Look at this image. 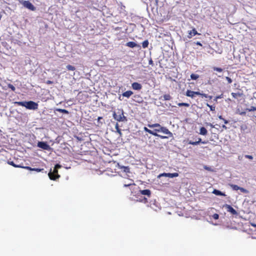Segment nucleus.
Segmentation results:
<instances>
[{
  "label": "nucleus",
  "mask_w": 256,
  "mask_h": 256,
  "mask_svg": "<svg viewBox=\"0 0 256 256\" xmlns=\"http://www.w3.org/2000/svg\"><path fill=\"white\" fill-rule=\"evenodd\" d=\"M15 104L18 106H22L27 109L30 110H36L38 108V104L33 101L16 102Z\"/></svg>",
  "instance_id": "obj_1"
},
{
  "label": "nucleus",
  "mask_w": 256,
  "mask_h": 256,
  "mask_svg": "<svg viewBox=\"0 0 256 256\" xmlns=\"http://www.w3.org/2000/svg\"><path fill=\"white\" fill-rule=\"evenodd\" d=\"M148 126L150 128H156L154 129V131L157 132H162L164 134H168L170 137H172L173 134H172L169 131V130L166 127L162 126L159 124H148Z\"/></svg>",
  "instance_id": "obj_2"
},
{
  "label": "nucleus",
  "mask_w": 256,
  "mask_h": 256,
  "mask_svg": "<svg viewBox=\"0 0 256 256\" xmlns=\"http://www.w3.org/2000/svg\"><path fill=\"white\" fill-rule=\"evenodd\" d=\"M124 110L122 108L118 109L117 112H114L112 116L118 122H126L128 119L126 116L124 115Z\"/></svg>",
  "instance_id": "obj_3"
},
{
  "label": "nucleus",
  "mask_w": 256,
  "mask_h": 256,
  "mask_svg": "<svg viewBox=\"0 0 256 256\" xmlns=\"http://www.w3.org/2000/svg\"><path fill=\"white\" fill-rule=\"evenodd\" d=\"M61 168V166L59 164H56L55 165L53 170L52 171L50 170V171L49 172L48 175L50 178L52 180H56L57 178H58L60 176L58 174V169Z\"/></svg>",
  "instance_id": "obj_4"
},
{
  "label": "nucleus",
  "mask_w": 256,
  "mask_h": 256,
  "mask_svg": "<svg viewBox=\"0 0 256 256\" xmlns=\"http://www.w3.org/2000/svg\"><path fill=\"white\" fill-rule=\"evenodd\" d=\"M132 194L135 196V198H136V201L142 202L143 203H146L148 202V198H147L144 196H143L140 194L138 192L136 193V192H132Z\"/></svg>",
  "instance_id": "obj_5"
},
{
  "label": "nucleus",
  "mask_w": 256,
  "mask_h": 256,
  "mask_svg": "<svg viewBox=\"0 0 256 256\" xmlns=\"http://www.w3.org/2000/svg\"><path fill=\"white\" fill-rule=\"evenodd\" d=\"M37 146L44 150L48 151H51L52 150V148L46 142H38L37 144Z\"/></svg>",
  "instance_id": "obj_6"
},
{
  "label": "nucleus",
  "mask_w": 256,
  "mask_h": 256,
  "mask_svg": "<svg viewBox=\"0 0 256 256\" xmlns=\"http://www.w3.org/2000/svg\"><path fill=\"white\" fill-rule=\"evenodd\" d=\"M20 3L26 8L34 11L36 9V7L28 0H22Z\"/></svg>",
  "instance_id": "obj_7"
},
{
  "label": "nucleus",
  "mask_w": 256,
  "mask_h": 256,
  "mask_svg": "<svg viewBox=\"0 0 256 256\" xmlns=\"http://www.w3.org/2000/svg\"><path fill=\"white\" fill-rule=\"evenodd\" d=\"M223 207L226 208L228 212H230L233 215L238 214L237 212L231 206L226 204L224 205Z\"/></svg>",
  "instance_id": "obj_8"
},
{
  "label": "nucleus",
  "mask_w": 256,
  "mask_h": 256,
  "mask_svg": "<svg viewBox=\"0 0 256 256\" xmlns=\"http://www.w3.org/2000/svg\"><path fill=\"white\" fill-rule=\"evenodd\" d=\"M140 194L146 198H150L151 196V192L149 190H139L138 192Z\"/></svg>",
  "instance_id": "obj_9"
},
{
  "label": "nucleus",
  "mask_w": 256,
  "mask_h": 256,
  "mask_svg": "<svg viewBox=\"0 0 256 256\" xmlns=\"http://www.w3.org/2000/svg\"><path fill=\"white\" fill-rule=\"evenodd\" d=\"M196 34L200 35V34L198 33L196 28H194L192 30L188 32V38H190L193 36H194Z\"/></svg>",
  "instance_id": "obj_10"
},
{
  "label": "nucleus",
  "mask_w": 256,
  "mask_h": 256,
  "mask_svg": "<svg viewBox=\"0 0 256 256\" xmlns=\"http://www.w3.org/2000/svg\"><path fill=\"white\" fill-rule=\"evenodd\" d=\"M126 46L131 48H140V46L134 42H129L126 44Z\"/></svg>",
  "instance_id": "obj_11"
},
{
  "label": "nucleus",
  "mask_w": 256,
  "mask_h": 256,
  "mask_svg": "<svg viewBox=\"0 0 256 256\" xmlns=\"http://www.w3.org/2000/svg\"><path fill=\"white\" fill-rule=\"evenodd\" d=\"M132 88L134 90H140L142 88V85L136 82H134L132 84Z\"/></svg>",
  "instance_id": "obj_12"
},
{
  "label": "nucleus",
  "mask_w": 256,
  "mask_h": 256,
  "mask_svg": "<svg viewBox=\"0 0 256 256\" xmlns=\"http://www.w3.org/2000/svg\"><path fill=\"white\" fill-rule=\"evenodd\" d=\"M144 130L145 132H148L149 134H152L153 136H158V134H157V132H156L154 131V130H150L148 129V128L144 126Z\"/></svg>",
  "instance_id": "obj_13"
},
{
  "label": "nucleus",
  "mask_w": 256,
  "mask_h": 256,
  "mask_svg": "<svg viewBox=\"0 0 256 256\" xmlns=\"http://www.w3.org/2000/svg\"><path fill=\"white\" fill-rule=\"evenodd\" d=\"M132 94H133V92L132 91L128 90L126 92H123L122 95L123 96L126 97L127 98H129Z\"/></svg>",
  "instance_id": "obj_14"
},
{
  "label": "nucleus",
  "mask_w": 256,
  "mask_h": 256,
  "mask_svg": "<svg viewBox=\"0 0 256 256\" xmlns=\"http://www.w3.org/2000/svg\"><path fill=\"white\" fill-rule=\"evenodd\" d=\"M212 193L214 194H216V196H225V194L224 193H223L221 191L218 190H216V189H214L213 192H212Z\"/></svg>",
  "instance_id": "obj_15"
},
{
  "label": "nucleus",
  "mask_w": 256,
  "mask_h": 256,
  "mask_svg": "<svg viewBox=\"0 0 256 256\" xmlns=\"http://www.w3.org/2000/svg\"><path fill=\"white\" fill-rule=\"evenodd\" d=\"M208 131L204 127H202L200 130V134L201 135L205 136L207 134Z\"/></svg>",
  "instance_id": "obj_16"
},
{
  "label": "nucleus",
  "mask_w": 256,
  "mask_h": 256,
  "mask_svg": "<svg viewBox=\"0 0 256 256\" xmlns=\"http://www.w3.org/2000/svg\"><path fill=\"white\" fill-rule=\"evenodd\" d=\"M194 92L190 90H188L186 92V96H187L194 98Z\"/></svg>",
  "instance_id": "obj_17"
},
{
  "label": "nucleus",
  "mask_w": 256,
  "mask_h": 256,
  "mask_svg": "<svg viewBox=\"0 0 256 256\" xmlns=\"http://www.w3.org/2000/svg\"><path fill=\"white\" fill-rule=\"evenodd\" d=\"M54 111L58 112L63 113L64 114H69V112L66 110H65V109L57 108H56Z\"/></svg>",
  "instance_id": "obj_18"
},
{
  "label": "nucleus",
  "mask_w": 256,
  "mask_h": 256,
  "mask_svg": "<svg viewBox=\"0 0 256 256\" xmlns=\"http://www.w3.org/2000/svg\"><path fill=\"white\" fill-rule=\"evenodd\" d=\"M120 168L122 170L123 172H126V174L130 172V169L128 166H120Z\"/></svg>",
  "instance_id": "obj_19"
},
{
  "label": "nucleus",
  "mask_w": 256,
  "mask_h": 256,
  "mask_svg": "<svg viewBox=\"0 0 256 256\" xmlns=\"http://www.w3.org/2000/svg\"><path fill=\"white\" fill-rule=\"evenodd\" d=\"M178 176V173L174 172V173H167L166 176L170 178H173L175 177H177Z\"/></svg>",
  "instance_id": "obj_20"
},
{
  "label": "nucleus",
  "mask_w": 256,
  "mask_h": 256,
  "mask_svg": "<svg viewBox=\"0 0 256 256\" xmlns=\"http://www.w3.org/2000/svg\"><path fill=\"white\" fill-rule=\"evenodd\" d=\"M136 185L134 183H130V184H124V187H130V189L132 190V187L134 186H135Z\"/></svg>",
  "instance_id": "obj_21"
},
{
  "label": "nucleus",
  "mask_w": 256,
  "mask_h": 256,
  "mask_svg": "<svg viewBox=\"0 0 256 256\" xmlns=\"http://www.w3.org/2000/svg\"><path fill=\"white\" fill-rule=\"evenodd\" d=\"M148 40H145L142 43V48H146L148 46Z\"/></svg>",
  "instance_id": "obj_22"
},
{
  "label": "nucleus",
  "mask_w": 256,
  "mask_h": 256,
  "mask_svg": "<svg viewBox=\"0 0 256 256\" xmlns=\"http://www.w3.org/2000/svg\"><path fill=\"white\" fill-rule=\"evenodd\" d=\"M116 132L118 133L120 136L122 135V133L121 132V130L119 128V126L118 123L116 124Z\"/></svg>",
  "instance_id": "obj_23"
},
{
  "label": "nucleus",
  "mask_w": 256,
  "mask_h": 256,
  "mask_svg": "<svg viewBox=\"0 0 256 256\" xmlns=\"http://www.w3.org/2000/svg\"><path fill=\"white\" fill-rule=\"evenodd\" d=\"M199 78V76L196 74H192L190 75V78L193 80H196Z\"/></svg>",
  "instance_id": "obj_24"
},
{
  "label": "nucleus",
  "mask_w": 256,
  "mask_h": 256,
  "mask_svg": "<svg viewBox=\"0 0 256 256\" xmlns=\"http://www.w3.org/2000/svg\"><path fill=\"white\" fill-rule=\"evenodd\" d=\"M66 68L68 70H72V71L74 70H76V68L74 66L72 65H70V64L66 66Z\"/></svg>",
  "instance_id": "obj_25"
},
{
  "label": "nucleus",
  "mask_w": 256,
  "mask_h": 256,
  "mask_svg": "<svg viewBox=\"0 0 256 256\" xmlns=\"http://www.w3.org/2000/svg\"><path fill=\"white\" fill-rule=\"evenodd\" d=\"M230 187L234 190H239V188H240V186H238L236 185V184H231Z\"/></svg>",
  "instance_id": "obj_26"
},
{
  "label": "nucleus",
  "mask_w": 256,
  "mask_h": 256,
  "mask_svg": "<svg viewBox=\"0 0 256 256\" xmlns=\"http://www.w3.org/2000/svg\"><path fill=\"white\" fill-rule=\"evenodd\" d=\"M8 164L11 166H13L15 167V168H20V166L19 165H16V164L14 162L12 161H8Z\"/></svg>",
  "instance_id": "obj_27"
},
{
  "label": "nucleus",
  "mask_w": 256,
  "mask_h": 256,
  "mask_svg": "<svg viewBox=\"0 0 256 256\" xmlns=\"http://www.w3.org/2000/svg\"><path fill=\"white\" fill-rule=\"evenodd\" d=\"M163 98L164 100H170L171 98V96L170 94H164V95Z\"/></svg>",
  "instance_id": "obj_28"
},
{
  "label": "nucleus",
  "mask_w": 256,
  "mask_h": 256,
  "mask_svg": "<svg viewBox=\"0 0 256 256\" xmlns=\"http://www.w3.org/2000/svg\"><path fill=\"white\" fill-rule=\"evenodd\" d=\"M246 110H248V112H252V111L256 110V107L252 106L250 108H246Z\"/></svg>",
  "instance_id": "obj_29"
},
{
  "label": "nucleus",
  "mask_w": 256,
  "mask_h": 256,
  "mask_svg": "<svg viewBox=\"0 0 256 256\" xmlns=\"http://www.w3.org/2000/svg\"><path fill=\"white\" fill-rule=\"evenodd\" d=\"M8 88H10L12 90L13 92L15 91L16 88L12 84H8Z\"/></svg>",
  "instance_id": "obj_30"
},
{
  "label": "nucleus",
  "mask_w": 256,
  "mask_h": 256,
  "mask_svg": "<svg viewBox=\"0 0 256 256\" xmlns=\"http://www.w3.org/2000/svg\"><path fill=\"white\" fill-rule=\"evenodd\" d=\"M178 106H189L190 104L188 103H184V102H182V103H178Z\"/></svg>",
  "instance_id": "obj_31"
},
{
  "label": "nucleus",
  "mask_w": 256,
  "mask_h": 256,
  "mask_svg": "<svg viewBox=\"0 0 256 256\" xmlns=\"http://www.w3.org/2000/svg\"><path fill=\"white\" fill-rule=\"evenodd\" d=\"M213 69L214 70L217 71L218 72H222L223 70L220 68L214 67Z\"/></svg>",
  "instance_id": "obj_32"
},
{
  "label": "nucleus",
  "mask_w": 256,
  "mask_h": 256,
  "mask_svg": "<svg viewBox=\"0 0 256 256\" xmlns=\"http://www.w3.org/2000/svg\"><path fill=\"white\" fill-rule=\"evenodd\" d=\"M239 190H240V192L243 193L248 192V190L243 188L240 187Z\"/></svg>",
  "instance_id": "obj_33"
},
{
  "label": "nucleus",
  "mask_w": 256,
  "mask_h": 256,
  "mask_svg": "<svg viewBox=\"0 0 256 256\" xmlns=\"http://www.w3.org/2000/svg\"><path fill=\"white\" fill-rule=\"evenodd\" d=\"M202 97H204V98H208L210 99H212V96H208V94H202Z\"/></svg>",
  "instance_id": "obj_34"
},
{
  "label": "nucleus",
  "mask_w": 256,
  "mask_h": 256,
  "mask_svg": "<svg viewBox=\"0 0 256 256\" xmlns=\"http://www.w3.org/2000/svg\"><path fill=\"white\" fill-rule=\"evenodd\" d=\"M188 144L196 146L198 144L197 141L196 142H192V140L189 141Z\"/></svg>",
  "instance_id": "obj_35"
},
{
  "label": "nucleus",
  "mask_w": 256,
  "mask_h": 256,
  "mask_svg": "<svg viewBox=\"0 0 256 256\" xmlns=\"http://www.w3.org/2000/svg\"><path fill=\"white\" fill-rule=\"evenodd\" d=\"M156 136L160 137L162 139H166V138H168L170 137L169 136H162V135H160L158 134V136Z\"/></svg>",
  "instance_id": "obj_36"
},
{
  "label": "nucleus",
  "mask_w": 256,
  "mask_h": 256,
  "mask_svg": "<svg viewBox=\"0 0 256 256\" xmlns=\"http://www.w3.org/2000/svg\"><path fill=\"white\" fill-rule=\"evenodd\" d=\"M206 106L210 108V110L211 111H214L215 110V106H210L209 104H207Z\"/></svg>",
  "instance_id": "obj_37"
},
{
  "label": "nucleus",
  "mask_w": 256,
  "mask_h": 256,
  "mask_svg": "<svg viewBox=\"0 0 256 256\" xmlns=\"http://www.w3.org/2000/svg\"><path fill=\"white\" fill-rule=\"evenodd\" d=\"M212 217L214 220H218L219 218V215L217 214H214L212 216Z\"/></svg>",
  "instance_id": "obj_38"
},
{
  "label": "nucleus",
  "mask_w": 256,
  "mask_h": 256,
  "mask_svg": "<svg viewBox=\"0 0 256 256\" xmlns=\"http://www.w3.org/2000/svg\"><path fill=\"white\" fill-rule=\"evenodd\" d=\"M43 170H44L43 168H32V170H34V171H36V172H40Z\"/></svg>",
  "instance_id": "obj_39"
},
{
  "label": "nucleus",
  "mask_w": 256,
  "mask_h": 256,
  "mask_svg": "<svg viewBox=\"0 0 256 256\" xmlns=\"http://www.w3.org/2000/svg\"><path fill=\"white\" fill-rule=\"evenodd\" d=\"M244 157L250 160H252L253 158L252 156L250 155H245Z\"/></svg>",
  "instance_id": "obj_40"
},
{
  "label": "nucleus",
  "mask_w": 256,
  "mask_h": 256,
  "mask_svg": "<svg viewBox=\"0 0 256 256\" xmlns=\"http://www.w3.org/2000/svg\"><path fill=\"white\" fill-rule=\"evenodd\" d=\"M232 97H233L234 98H236L237 96H238V95H239V94H237V93L232 92Z\"/></svg>",
  "instance_id": "obj_41"
},
{
  "label": "nucleus",
  "mask_w": 256,
  "mask_h": 256,
  "mask_svg": "<svg viewBox=\"0 0 256 256\" xmlns=\"http://www.w3.org/2000/svg\"><path fill=\"white\" fill-rule=\"evenodd\" d=\"M226 80H228V84H231L232 82V80L229 77H226Z\"/></svg>",
  "instance_id": "obj_42"
},
{
  "label": "nucleus",
  "mask_w": 256,
  "mask_h": 256,
  "mask_svg": "<svg viewBox=\"0 0 256 256\" xmlns=\"http://www.w3.org/2000/svg\"><path fill=\"white\" fill-rule=\"evenodd\" d=\"M148 64H149L152 65V66H154V65L153 61L151 58L149 60Z\"/></svg>",
  "instance_id": "obj_43"
},
{
  "label": "nucleus",
  "mask_w": 256,
  "mask_h": 256,
  "mask_svg": "<svg viewBox=\"0 0 256 256\" xmlns=\"http://www.w3.org/2000/svg\"><path fill=\"white\" fill-rule=\"evenodd\" d=\"M238 112L241 116H244L246 114V112Z\"/></svg>",
  "instance_id": "obj_44"
},
{
  "label": "nucleus",
  "mask_w": 256,
  "mask_h": 256,
  "mask_svg": "<svg viewBox=\"0 0 256 256\" xmlns=\"http://www.w3.org/2000/svg\"><path fill=\"white\" fill-rule=\"evenodd\" d=\"M222 98H223V94H221L220 95L216 96V99Z\"/></svg>",
  "instance_id": "obj_45"
},
{
  "label": "nucleus",
  "mask_w": 256,
  "mask_h": 256,
  "mask_svg": "<svg viewBox=\"0 0 256 256\" xmlns=\"http://www.w3.org/2000/svg\"><path fill=\"white\" fill-rule=\"evenodd\" d=\"M194 96L195 95H198V96H202V93H200L199 92H194Z\"/></svg>",
  "instance_id": "obj_46"
},
{
  "label": "nucleus",
  "mask_w": 256,
  "mask_h": 256,
  "mask_svg": "<svg viewBox=\"0 0 256 256\" xmlns=\"http://www.w3.org/2000/svg\"><path fill=\"white\" fill-rule=\"evenodd\" d=\"M23 168H26V169L29 170H32V168H30V166H24V167H23Z\"/></svg>",
  "instance_id": "obj_47"
},
{
  "label": "nucleus",
  "mask_w": 256,
  "mask_h": 256,
  "mask_svg": "<svg viewBox=\"0 0 256 256\" xmlns=\"http://www.w3.org/2000/svg\"><path fill=\"white\" fill-rule=\"evenodd\" d=\"M46 84H53V82L51 81V80H47L46 82Z\"/></svg>",
  "instance_id": "obj_48"
},
{
  "label": "nucleus",
  "mask_w": 256,
  "mask_h": 256,
  "mask_svg": "<svg viewBox=\"0 0 256 256\" xmlns=\"http://www.w3.org/2000/svg\"><path fill=\"white\" fill-rule=\"evenodd\" d=\"M198 144H199L202 142V139L200 138H198L197 140Z\"/></svg>",
  "instance_id": "obj_49"
},
{
  "label": "nucleus",
  "mask_w": 256,
  "mask_h": 256,
  "mask_svg": "<svg viewBox=\"0 0 256 256\" xmlns=\"http://www.w3.org/2000/svg\"><path fill=\"white\" fill-rule=\"evenodd\" d=\"M166 174H167V173H163V174H160V176H166Z\"/></svg>",
  "instance_id": "obj_50"
},
{
  "label": "nucleus",
  "mask_w": 256,
  "mask_h": 256,
  "mask_svg": "<svg viewBox=\"0 0 256 256\" xmlns=\"http://www.w3.org/2000/svg\"><path fill=\"white\" fill-rule=\"evenodd\" d=\"M196 44L197 45H198V46H202V44H201L200 42H197Z\"/></svg>",
  "instance_id": "obj_51"
},
{
  "label": "nucleus",
  "mask_w": 256,
  "mask_h": 256,
  "mask_svg": "<svg viewBox=\"0 0 256 256\" xmlns=\"http://www.w3.org/2000/svg\"><path fill=\"white\" fill-rule=\"evenodd\" d=\"M223 120L224 121V122L225 124H227L228 123V120H226L225 119H224Z\"/></svg>",
  "instance_id": "obj_52"
},
{
  "label": "nucleus",
  "mask_w": 256,
  "mask_h": 256,
  "mask_svg": "<svg viewBox=\"0 0 256 256\" xmlns=\"http://www.w3.org/2000/svg\"><path fill=\"white\" fill-rule=\"evenodd\" d=\"M253 97L254 98L256 99V92L253 94Z\"/></svg>",
  "instance_id": "obj_53"
},
{
  "label": "nucleus",
  "mask_w": 256,
  "mask_h": 256,
  "mask_svg": "<svg viewBox=\"0 0 256 256\" xmlns=\"http://www.w3.org/2000/svg\"><path fill=\"white\" fill-rule=\"evenodd\" d=\"M218 118L220 119V120H224V118L222 117V116H218Z\"/></svg>",
  "instance_id": "obj_54"
},
{
  "label": "nucleus",
  "mask_w": 256,
  "mask_h": 256,
  "mask_svg": "<svg viewBox=\"0 0 256 256\" xmlns=\"http://www.w3.org/2000/svg\"><path fill=\"white\" fill-rule=\"evenodd\" d=\"M202 142V144H207V142H206V141H203V142H202H202Z\"/></svg>",
  "instance_id": "obj_55"
},
{
  "label": "nucleus",
  "mask_w": 256,
  "mask_h": 256,
  "mask_svg": "<svg viewBox=\"0 0 256 256\" xmlns=\"http://www.w3.org/2000/svg\"><path fill=\"white\" fill-rule=\"evenodd\" d=\"M222 127L224 128V129H226V128H227V127H226L225 125H223V126H222Z\"/></svg>",
  "instance_id": "obj_56"
},
{
  "label": "nucleus",
  "mask_w": 256,
  "mask_h": 256,
  "mask_svg": "<svg viewBox=\"0 0 256 256\" xmlns=\"http://www.w3.org/2000/svg\"><path fill=\"white\" fill-rule=\"evenodd\" d=\"M155 2H156V4L158 5V0H155Z\"/></svg>",
  "instance_id": "obj_57"
},
{
  "label": "nucleus",
  "mask_w": 256,
  "mask_h": 256,
  "mask_svg": "<svg viewBox=\"0 0 256 256\" xmlns=\"http://www.w3.org/2000/svg\"><path fill=\"white\" fill-rule=\"evenodd\" d=\"M205 169L208 170H210V168L207 167V166L205 167Z\"/></svg>",
  "instance_id": "obj_58"
},
{
  "label": "nucleus",
  "mask_w": 256,
  "mask_h": 256,
  "mask_svg": "<svg viewBox=\"0 0 256 256\" xmlns=\"http://www.w3.org/2000/svg\"><path fill=\"white\" fill-rule=\"evenodd\" d=\"M210 126H211V127H214V126H212V124H209Z\"/></svg>",
  "instance_id": "obj_59"
},
{
  "label": "nucleus",
  "mask_w": 256,
  "mask_h": 256,
  "mask_svg": "<svg viewBox=\"0 0 256 256\" xmlns=\"http://www.w3.org/2000/svg\"><path fill=\"white\" fill-rule=\"evenodd\" d=\"M218 100V99H216V98H214V100H215L216 102Z\"/></svg>",
  "instance_id": "obj_60"
},
{
  "label": "nucleus",
  "mask_w": 256,
  "mask_h": 256,
  "mask_svg": "<svg viewBox=\"0 0 256 256\" xmlns=\"http://www.w3.org/2000/svg\"><path fill=\"white\" fill-rule=\"evenodd\" d=\"M254 226H256V225H254Z\"/></svg>",
  "instance_id": "obj_61"
}]
</instances>
